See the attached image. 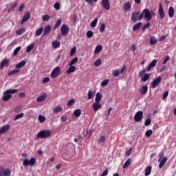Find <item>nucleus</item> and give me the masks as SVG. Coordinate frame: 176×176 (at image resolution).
Here are the masks:
<instances>
[{
    "instance_id": "1",
    "label": "nucleus",
    "mask_w": 176,
    "mask_h": 176,
    "mask_svg": "<svg viewBox=\"0 0 176 176\" xmlns=\"http://www.w3.org/2000/svg\"><path fill=\"white\" fill-rule=\"evenodd\" d=\"M144 18L146 19V21H151L152 20V14H151L149 9L146 8L143 10L142 12L138 16V21H140Z\"/></svg>"
},
{
    "instance_id": "2",
    "label": "nucleus",
    "mask_w": 176,
    "mask_h": 176,
    "mask_svg": "<svg viewBox=\"0 0 176 176\" xmlns=\"http://www.w3.org/2000/svg\"><path fill=\"white\" fill-rule=\"evenodd\" d=\"M17 89H7L3 92V96L2 97L3 101L7 102L12 98V94H16Z\"/></svg>"
},
{
    "instance_id": "3",
    "label": "nucleus",
    "mask_w": 176,
    "mask_h": 176,
    "mask_svg": "<svg viewBox=\"0 0 176 176\" xmlns=\"http://www.w3.org/2000/svg\"><path fill=\"white\" fill-rule=\"evenodd\" d=\"M52 135V131L50 130H42L39 131L36 135V138H42L45 140V138H49Z\"/></svg>"
},
{
    "instance_id": "4",
    "label": "nucleus",
    "mask_w": 176,
    "mask_h": 176,
    "mask_svg": "<svg viewBox=\"0 0 176 176\" xmlns=\"http://www.w3.org/2000/svg\"><path fill=\"white\" fill-rule=\"evenodd\" d=\"M138 76L142 78V82H147V80H149V78H151V75H149V74H146V69H143L139 72Z\"/></svg>"
},
{
    "instance_id": "5",
    "label": "nucleus",
    "mask_w": 176,
    "mask_h": 176,
    "mask_svg": "<svg viewBox=\"0 0 176 176\" xmlns=\"http://www.w3.org/2000/svg\"><path fill=\"white\" fill-rule=\"evenodd\" d=\"M35 163H36V160L35 157H32L30 160L28 159L24 160L23 164L24 167H28V166H35Z\"/></svg>"
},
{
    "instance_id": "6",
    "label": "nucleus",
    "mask_w": 176,
    "mask_h": 176,
    "mask_svg": "<svg viewBox=\"0 0 176 176\" xmlns=\"http://www.w3.org/2000/svg\"><path fill=\"white\" fill-rule=\"evenodd\" d=\"M59 75H61V69H60V67H56L52 70L51 76L53 79H55V78H58Z\"/></svg>"
},
{
    "instance_id": "7",
    "label": "nucleus",
    "mask_w": 176,
    "mask_h": 176,
    "mask_svg": "<svg viewBox=\"0 0 176 176\" xmlns=\"http://www.w3.org/2000/svg\"><path fill=\"white\" fill-rule=\"evenodd\" d=\"M143 118H144V113L142 112V111H139L136 112L134 116V121L138 123L139 122H141Z\"/></svg>"
},
{
    "instance_id": "8",
    "label": "nucleus",
    "mask_w": 176,
    "mask_h": 176,
    "mask_svg": "<svg viewBox=\"0 0 176 176\" xmlns=\"http://www.w3.org/2000/svg\"><path fill=\"white\" fill-rule=\"evenodd\" d=\"M60 32L63 36L68 35V34L69 33V28L67 24L62 25L60 28Z\"/></svg>"
},
{
    "instance_id": "9",
    "label": "nucleus",
    "mask_w": 176,
    "mask_h": 176,
    "mask_svg": "<svg viewBox=\"0 0 176 176\" xmlns=\"http://www.w3.org/2000/svg\"><path fill=\"white\" fill-rule=\"evenodd\" d=\"M160 82H162V77L158 76V77L154 78L153 81L151 82L152 89H156V87L159 86V85H160Z\"/></svg>"
},
{
    "instance_id": "10",
    "label": "nucleus",
    "mask_w": 176,
    "mask_h": 176,
    "mask_svg": "<svg viewBox=\"0 0 176 176\" xmlns=\"http://www.w3.org/2000/svg\"><path fill=\"white\" fill-rule=\"evenodd\" d=\"M9 64H10V60L8 58H4L1 63H0V69H3L5 67L8 68L9 67Z\"/></svg>"
},
{
    "instance_id": "11",
    "label": "nucleus",
    "mask_w": 176,
    "mask_h": 176,
    "mask_svg": "<svg viewBox=\"0 0 176 176\" xmlns=\"http://www.w3.org/2000/svg\"><path fill=\"white\" fill-rule=\"evenodd\" d=\"M159 9H158V14L160 16V19L161 20H163L164 17H166V14L164 13V10H163V6L162 5L161 3H159Z\"/></svg>"
},
{
    "instance_id": "12",
    "label": "nucleus",
    "mask_w": 176,
    "mask_h": 176,
    "mask_svg": "<svg viewBox=\"0 0 176 176\" xmlns=\"http://www.w3.org/2000/svg\"><path fill=\"white\" fill-rule=\"evenodd\" d=\"M101 3L105 10H109V9H111V3H109V0H102Z\"/></svg>"
},
{
    "instance_id": "13",
    "label": "nucleus",
    "mask_w": 176,
    "mask_h": 176,
    "mask_svg": "<svg viewBox=\"0 0 176 176\" xmlns=\"http://www.w3.org/2000/svg\"><path fill=\"white\" fill-rule=\"evenodd\" d=\"M51 31H52V26H50V25L45 26L43 30V36H46V35L50 34Z\"/></svg>"
},
{
    "instance_id": "14",
    "label": "nucleus",
    "mask_w": 176,
    "mask_h": 176,
    "mask_svg": "<svg viewBox=\"0 0 176 176\" xmlns=\"http://www.w3.org/2000/svg\"><path fill=\"white\" fill-rule=\"evenodd\" d=\"M138 14H140V12H132L131 19V21H133V23H137V21H138V17H140V16H138Z\"/></svg>"
},
{
    "instance_id": "15",
    "label": "nucleus",
    "mask_w": 176,
    "mask_h": 176,
    "mask_svg": "<svg viewBox=\"0 0 176 176\" xmlns=\"http://www.w3.org/2000/svg\"><path fill=\"white\" fill-rule=\"evenodd\" d=\"M9 129H10V125L9 124H6L4 126H3L2 127L0 128V135L2 134H5V133H6Z\"/></svg>"
},
{
    "instance_id": "16",
    "label": "nucleus",
    "mask_w": 176,
    "mask_h": 176,
    "mask_svg": "<svg viewBox=\"0 0 176 176\" xmlns=\"http://www.w3.org/2000/svg\"><path fill=\"white\" fill-rule=\"evenodd\" d=\"M167 160H168V158H167V157H164L162 160H160V161H158V162L160 163L159 168H163V167L164 166V164L167 163Z\"/></svg>"
},
{
    "instance_id": "17",
    "label": "nucleus",
    "mask_w": 176,
    "mask_h": 176,
    "mask_svg": "<svg viewBox=\"0 0 176 176\" xmlns=\"http://www.w3.org/2000/svg\"><path fill=\"white\" fill-rule=\"evenodd\" d=\"M30 17H31V14H30V12L26 13L23 16V19L21 21V24H24V23H25V21H28V20H30Z\"/></svg>"
},
{
    "instance_id": "18",
    "label": "nucleus",
    "mask_w": 176,
    "mask_h": 176,
    "mask_svg": "<svg viewBox=\"0 0 176 176\" xmlns=\"http://www.w3.org/2000/svg\"><path fill=\"white\" fill-rule=\"evenodd\" d=\"M102 105L100 104V102H95L92 105L94 112H97L98 109H100Z\"/></svg>"
},
{
    "instance_id": "19",
    "label": "nucleus",
    "mask_w": 176,
    "mask_h": 176,
    "mask_svg": "<svg viewBox=\"0 0 176 176\" xmlns=\"http://www.w3.org/2000/svg\"><path fill=\"white\" fill-rule=\"evenodd\" d=\"M124 12H127L128 10H130L131 9V3L130 1H128L125 3L123 6Z\"/></svg>"
},
{
    "instance_id": "20",
    "label": "nucleus",
    "mask_w": 176,
    "mask_h": 176,
    "mask_svg": "<svg viewBox=\"0 0 176 176\" xmlns=\"http://www.w3.org/2000/svg\"><path fill=\"white\" fill-rule=\"evenodd\" d=\"M148 93V86L144 85L140 89L141 96H145V94Z\"/></svg>"
},
{
    "instance_id": "21",
    "label": "nucleus",
    "mask_w": 176,
    "mask_h": 176,
    "mask_svg": "<svg viewBox=\"0 0 176 176\" xmlns=\"http://www.w3.org/2000/svg\"><path fill=\"white\" fill-rule=\"evenodd\" d=\"M25 64H27V61L23 60L19 62L18 64H16L15 65V68H16L17 69H19L20 68H23V67H24V65H25Z\"/></svg>"
},
{
    "instance_id": "22",
    "label": "nucleus",
    "mask_w": 176,
    "mask_h": 176,
    "mask_svg": "<svg viewBox=\"0 0 176 176\" xmlns=\"http://www.w3.org/2000/svg\"><path fill=\"white\" fill-rule=\"evenodd\" d=\"M175 12V10H174V8L173 7H170L168 8V14L169 16V17L171 19L173 17H174V13Z\"/></svg>"
},
{
    "instance_id": "23",
    "label": "nucleus",
    "mask_w": 176,
    "mask_h": 176,
    "mask_svg": "<svg viewBox=\"0 0 176 176\" xmlns=\"http://www.w3.org/2000/svg\"><path fill=\"white\" fill-rule=\"evenodd\" d=\"M42 33H43V27H41L36 30L34 35L35 36H41V35H42Z\"/></svg>"
},
{
    "instance_id": "24",
    "label": "nucleus",
    "mask_w": 176,
    "mask_h": 176,
    "mask_svg": "<svg viewBox=\"0 0 176 176\" xmlns=\"http://www.w3.org/2000/svg\"><path fill=\"white\" fill-rule=\"evenodd\" d=\"M63 111V107L58 105L56 106L54 109H53V112L54 113H55L56 115H57V113H58V112H62Z\"/></svg>"
},
{
    "instance_id": "25",
    "label": "nucleus",
    "mask_w": 176,
    "mask_h": 176,
    "mask_svg": "<svg viewBox=\"0 0 176 176\" xmlns=\"http://www.w3.org/2000/svg\"><path fill=\"white\" fill-rule=\"evenodd\" d=\"M24 32H25V28H24V27L21 28L16 31V35H19V36L23 35V34H24Z\"/></svg>"
},
{
    "instance_id": "26",
    "label": "nucleus",
    "mask_w": 176,
    "mask_h": 176,
    "mask_svg": "<svg viewBox=\"0 0 176 176\" xmlns=\"http://www.w3.org/2000/svg\"><path fill=\"white\" fill-rule=\"evenodd\" d=\"M102 98V95H101V93L98 92L96 95L95 102H100Z\"/></svg>"
},
{
    "instance_id": "27",
    "label": "nucleus",
    "mask_w": 176,
    "mask_h": 176,
    "mask_svg": "<svg viewBox=\"0 0 176 176\" xmlns=\"http://www.w3.org/2000/svg\"><path fill=\"white\" fill-rule=\"evenodd\" d=\"M151 173H152V166H147L145 169V176L151 175Z\"/></svg>"
},
{
    "instance_id": "28",
    "label": "nucleus",
    "mask_w": 176,
    "mask_h": 176,
    "mask_svg": "<svg viewBox=\"0 0 176 176\" xmlns=\"http://www.w3.org/2000/svg\"><path fill=\"white\" fill-rule=\"evenodd\" d=\"M35 47V44L31 43L26 48V53H31V51Z\"/></svg>"
},
{
    "instance_id": "29",
    "label": "nucleus",
    "mask_w": 176,
    "mask_h": 176,
    "mask_svg": "<svg viewBox=\"0 0 176 176\" xmlns=\"http://www.w3.org/2000/svg\"><path fill=\"white\" fill-rule=\"evenodd\" d=\"M101 50H102V45H97L94 50L95 54H98V53H100V52H101Z\"/></svg>"
},
{
    "instance_id": "30",
    "label": "nucleus",
    "mask_w": 176,
    "mask_h": 176,
    "mask_svg": "<svg viewBox=\"0 0 176 176\" xmlns=\"http://www.w3.org/2000/svg\"><path fill=\"white\" fill-rule=\"evenodd\" d=\"M82 114V110L77 109L74 111V115L76 118H79Z\"/></svg>"
},
{
    "instance_id": "31",
    "label": "nucleus",
    "mask_w": 176,
    "mask_h": 176,
    "mask_svg": "<svg viewBox=\"0 0 176 176\" xmlns=\"http://www.w3.org/2000/svg\"><path fill=\"white\" fill-rule=\"evenodd\" d=\"M76 71V67L75 66H70L67 72V74L69 75V74H72V72H75Z\"/></svg>"
},
{
    "instance_id": "32",
    "label": "nucleus",
    "mask_w": 176,
    "mask_h": 176,
    "mask_svg": "<svg viewBox=\"0 0 176 176\" xmlns=\"http://www.w3.org/2000/svg\"><path fill=\"white\" fill-rule=\"evenodd\" d=\"M142 25V22H139L136 23L133 28V31H137V30H140Z\"/></svg>"
},
{
    "instance_id": "33",
    "label": "nucleus",
    "mask_w": 176,
    "mask_h": 176,
    "mask_svg": "<svg viewBox=\"0 0 176 176\" xmlns=\"http://www.w3.org/2000/svg\"><path fill=\"white\" fill-rule=\"evenodd\" d=\"M46 100V95H41L36 98L37 102H42Z\"/></svg>"
},
{
    "instance_id": "34",
    "label": "nucleus",
    "mask_w": 176,
    "mask_h": 176,
    "mask_svg": "<svg viewBox=\"0 0 176 176\" xmlns=\"http://www.w3.org/2000/svg\"><path fill=\"white\" fill-rule=\"evenodd\" d=\"M52 47H54V49H58V47H60V41H52Z\"/></svg>"
},
{
    "instance_id": "35",
    "label": "nucleus",
    "mask_w": 176,
    "mask_h": 176,
    "mask_svg": "<svg viewBox=\"0 0 176 176\" xmlns=\"http://www.w3.org/2000/svg\"><path fill=\"white\" fill-rule=\"evenodd\" d=\"M19 72H20V69H19L12 70L11 72H8V76L16 75V74H19Z\"/></svg>"
},
{
    "instance_id": "36",
    "label": "nucleus",
    "mask_w": 176,
    "mask_h": 176,
    "mask_svg": "<svg viewBox=\"0 0 176 176\" xmlns=\"http://www.w3.org/2000/svg\"><path fill=\"white\" fill-rule=\"evenodd\" d=\"M129 164H131V159L129 158L125 163L123 165V168H127L129 167Z\"/></svg>"
},
{
    "instance_id": "37",
    "label": "nucleus",
    "mask_w": 176,
    "mask_h": 176,
    "mask_svg": "<svg viewBox=\"0 0 176 176\" xmlns=\"http://www.w3.org/2000/svg\"><path fill=\"white\" fill-rule=\"evenodd\" d=\"M156 43H157V40L156 39V38H155V36H151L150 44L151 45H156Z\"/></svg>"
},
{
    "instance_id": "38",
    "label": "nucleus",
    "mask_w": 176,
    "mask_h": 176,
    "mask_svg": "<svg viewBox=\"0 0 176 176\" xmlns=\"http://www.w3.org/2000/svg\"><path fill=\"white\" fill-rule=\"evenodd\" d=\"M23 118H24V114H23V113H21L17 114V115L14 117V121L19 120V119H23Z\"/></svg>"
},
{
    "instance_id": "39",
    "label": "nucleus",
    "mask_w": 176,
    "mask_h": 176,
    "mask_svg": "<svg viewBox=\"0 0 176 176\" xmlns=\"http://www.w3.org/2000/svg\"><path fill=\"white\" fill-rule=\"evenodd\" d=\"M38 119L40 123H45L46 122V118L42 115H39Z\"/></svg>"
},
{
    "instance_id": "40",
    "label": "nucleus",
    "mask_w": 176,
    "mask_h": 176,
    "mask_svg": "<svg viewBox=\"0 0 176 176\" xmlns=\"http://www.w3.org/2000/svg\"><path fill=\"white\" fill-rule=\"evenodd\" d=\"M98 22V18H96L94 21L91 22V27H92V28H96V25H97Z\"/></svg>"
},
{
    "instance_id": "41",
    "label": "nucleus",
    "mask_w": 176,
    "mask_h": 176,
    "mask_svg": "<svg viewBox=\"0 0 176 176\" xmlns=\"http://www.w3.org/2000/svg\"><path fill=\"white\" fill-rule=\"evenodd\" d=\"M60 25H61V19H58L54 26V30H56Z\"/></svg>"
},
{
    "instance_id": "42",
    "label": "nucleus",
    "mask_w": 176,
    "mask_h": 176,
    "mask_svg": "<svg viewBox=\"0 0 176 176\" xmlns=\"http://www.w3.org/2000/svg\"><path fill=\"white\" fill-rule=\"evenodd\" d=\"M11 174H12V171H10V169H6L3 172V176H10Z\"/></svg>"
},
{
    "instance_id": "43",
    "label": "nucleus",
    "mask_w": 176,
    "mask_h": 176,
    "mask_svg": "<svg viewBox=\"0 0 176 176\" xmlns=\"http://www.w3.org/2000/svg\"><path fill=\"white\" fill-rule=\"evenodd\" d=\"M20 50H21V47H20V46L15 48L14 50L13 55L14 56H17V54H19V52H20Z\"/></svg>"
},
{
    "instance_id": "44",
    "label": "nucleus",
    "mask_w": 176,
    "mask_h": 176,
    "mask_svg": "<svg viewBox=\"0 0 176 176\" xmlns=\"http://www.w3.org/2000/svg\"><path fill=\"white\" fill-rule=\"evenodd\" d=\"M157 64V60L154 59L151 61V63L148 65L151 68H153V67H156V65Z\"/></svg>"
},
{
    "instance_id": "45",
    "label": "nucleus",
    "mask_w": 176,
    "mask_h": 176,
    "mask_svg": "<svg viewBox=\"0 0 176 176\" xmlns=\"http://www.w3.org/2000/svg\"><path fill=\"white\" fill-rule=\"evenodd\" d=\"M78 57L74 58L69 63V66H72L74 65V64H76V63H78Z\"/></svg>"
},
{
    "instance_id": "46",
    "label": "nucleus",
    "mask_w": 176,
    "mask_h": 176,
    "mask_svg": "<svg viewBox=\"0 0 176 176\" xmlns=\"http://www.w3.org/2000/svg\"><path fill=\"white\" fill-rule=\"evenodd\" d=\"M75 104V99H71L67 102V107H72Z\"/></svg>"
},
{
    "instance_id": "47",
    "label": "nucleus",
    "mask_w": 176,
    "mask_h": 176,
    "mask_svg": "<svg viewBox=\"0 0 176 176\" xmlns=\"http://www.w3.org/2000/svg\"><path fill=\"white\" fill-rule=\"evenodd\" d=\"M158 162H160V160L164 159V153L163 151L160 152V154L158 155Z\"/></svg>"
},
{
    "instance_id": "48",
    "label": "nucleus",
    "mask_w": 176,
    "mask_h": 176,
    "mask_svg": "<svg viewBox=\"0 0 176 176\" xmlns=\"http://www.w3.org/2000/svg\"><path fill=\"white\" fill-rule=\"evenodd\" d=\"M50 16L46 14V15H44L43 17H42V20L43 21H48L50 20Z\"/></svg>"
},
{
    "instance_id": "49",
    "label": "nucleus",
    "mask_w": 176,
    "mask_h": 176,
    "mask_svg": "<svg viewBox=\"0 0 176 176\" xmlns=\"http://www.w3.org/2000/svg\"><path fill=\"white\" fill-rule=\"evenodd\" d=\"M113 76H115L116 78L119 76V75H120V71H119V69H116V70H114L113 72Z\"/></svg>"
},
{
    "instance_id": "50",
    "label": "nucleus",
    "mask_w": 176,
    "mask_h": 176,
    "mask_svg": "<svg viewBox=\"0 0 176 176\" xmlns=\"http://www.w3.org/2000/svg\"><path fill=\"white\" fill-rule=\"evenodd\" d=\"M87 96H88V100H91V98H93V91H91V89L89 90L87 93Z\"/></svg>"
},
{
    "instance_id": "51",
    "label": "nucleus",
    "mask_w": 176,
    "mask_h": 176,
    "mask_svg": "<svg viewBox=\"0 0 176 176\" xmlns=\"http://www.w3.org/2000/svg\"><path fill=\"white\" fill-rule=\"evenodd\" d=\"M153 133V132L152 131V130L149 129V130L146 131L145 135H146V137L149 138V137H151Z\"/></svg>"
},
{
    "instance_id": "52",
    "label": "nucleus",
    "mask_w": 176,
    "mask_h": 176,
    "mask_svg": "<svg viewBox=\"0 0 176 176\" xmlns=\"http://www.w3.org/2000/svg\"><path fill=\"white\" fill-rule=\"evenodd\" d=\"M94 65H95V67H100V65H101V59H97L94 62Z\"/></svg>"
},
{
    "instance_id": "53",
    "label": "nucleus",
    "mask_w": 176,
    "mask_h": 176,
    "mask_svg": "<svg viewBox=\"0 0 176 176\" xmlns=\"http://www.w3.org/2000/svg\"><path fill=\"white\" fill-rule=\"evenodd\" d=\"M93 35H94V33H93V31L91 30H89L87 32V38H92Z\"/></svg>"
},
{
    "instance_id": "54",
    "label": "nucleus",
    "mask_w": 176,
    "mask_h": 176,
    "mask_svg": "<svg viewBox=\"0 0 176 176\" xmlns=\"http://www.w3.org/2000/svg\"><path fill=\"white\" fill-rule=\"evenodd\" d=\"M105 31V23H102L100 27V32H104Z\"/></svg>"
},
{
    "instance_id": "55",
    "label": "nucleus",
    "mask_w": 176,
    "mask_h": 176,
    "mask_svg": "<svg viewBox=\"0 0 176 176\" xmlns=\"http://www.w3.org/2000/svg\"><path fill=\"white\" fill-rule=\"evenodd\" d=\"M108 83H109V80H104L101 82V86H102L104 87L107 86V85H108Z\"/></svg>"
},
{
    "instance_id": "56",
    "label": "nucleus",
    "mask_w": 176,
    "mask_h": 176,
    "mask_svg": "<svg viewBox=\"0 0 176 176\" xmlns=\"http://www.w3.org/2000/svg\"><path fill=\"white\" fill-rule=\"evenodd\" d=\"M76 53V47H74L71 49L70 54L71 56H74Z\"/></svg>"
},
{
    "instance_id": "57",
    "label": "nucleus",
    "mask_w": 176,
    "mask_h": 176,
    "mask_svg": "<svg viewBox=\"0 0 176 176\" xmlns=\"http://www.w3.org/2000/svg\"><path fill=\"white\" fill-rule=\"evenodd\" d=\"M54 9H56V10H60V3H55L54 5Z\"/></svg>"
},
{
    "instance_id": "58",
    "label": "nucleus",
    "mask_w": 176,
    "mask_h": 176,
    "mask_svg": "<svg viewBox=\"0 0 176 176\" xmlns=\"http://www.w3.org/2000/svg\"><path fill=\"white\" fill-rule=\"evenodd\" d=\"M151 123V118H147L144 122V126H149Z\"/></svg>"
},
{
    "instance_id": "59",
    "label": "nucleus",
    "mask_w": 176,
    "mask_h": 176,
    "mask_svg": "<svg viewBox=\"0 0 176 176\" xmlns=\"http://www.w3.org/2000/svg\"><path fill=\"white\" fill-rule=\"evenodd\" d=\"M67 119H68V117L65 115L62 116L60 118V120L62 122H66Z\"/></svg>"
},
{
    "instance_id": "60",
    "label": "nucleus",
    "mask_w": 176,
    "mask_h": 176,
    "mask_svg": "<svg viewBox=\"0 0 176 176\" xmlns=\"http://www.w3.org/2000/svg\"><path fill=\"white\" fill-rule=\"evenodd\" d=\"M50 82V78L49 77H45L43 79V83H49Z\"/></svg>"
},
{
    "instance_id": "61",
    "label": "nucleus",
    "mask_w": 176,
    "mask_h": 176,
    "mask_svg": "<svg viewBox=\"0 0 176 176\" xmlns=\"http://www.w3.org/2000/svg\"><path fill=\"white\" fill-rule=\"evenodd\" d=\"M98 142H105V136L102 135L99 139H98Z\"/></svg>"
},
{
    "instance_id": "62",
    "label": "nucleus",
    "mask_w": 176,
    "mask_h": 176,
    "mask_svg": "<svg viewBox=\"0 0 176 176\" xmlns=\"http://www.w3.org/2000/svg\"><path fill=\"white\" fill-rule=\"evenodd\" d=\"M169 60H170V56H166L163 62L164 65H165V64L167 63V61H169Z\"/></svg>"
},
{
    "instance_id": "63",
    "label": "nucleus",
    "mask_w": 176,
    "mask_h": 176,
    "mask_svg": "<svg viewBox=\"0 0 176 176\" xmlns=\"http://www.w3.org/2000/svg\"><path fill=\"white\" fill-rule=\"evenodd\" d=\"M166 97H168V91H166L163 94V100H166Z\"/></svg>"
},
{
    "instance_id": "64",
    "label": "nucleus",
    "mask_w": 176,
    "mask_h": 176,
    "mask_svg": "<svg viewBox=\"0 0 176 176\" xmlns=\"http://www.w3.org/2000/svg\"><path fill=\"white\" fill-rule=\"evenodd\" d=\"M105 175H108V169L104 170L101 175V176H105Z\"/></svg>"
}]
</instances>
